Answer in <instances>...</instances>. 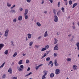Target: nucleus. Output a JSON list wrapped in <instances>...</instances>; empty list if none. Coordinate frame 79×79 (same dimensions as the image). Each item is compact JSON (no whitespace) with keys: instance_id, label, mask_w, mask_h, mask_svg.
<instances>
[{"instance_id":"nucleus-1","label":"nucleus","mask_w":79,"mask_h":79,"mask_svg":"<svg viewBox=\"0 0 79 79\" xmlns=\"http://www.w3.org/2000/svg\"><path fill=\"white\" fill-rule=\"evenodd\" d=\"M43 72L44 74L42 76V79H46V77H45V76H46V75L47 74L48 72L45 70H44L43 71Z\"/></svg>"},{"instance_id":"nucleus-2","label":"nucleus","mask_w":79,"mask_h":79,"mask_svg":"<svg viewBox=\"0 0 79 79\" xmlns=\"http://www.w3.org/2000/svg\"><path fill=\"white\" fill-rule=\"evenodd\" d=\"M60 69H56L55 74H60Z\"/></svg>"},{"instance_id":"nucleus-3","label":"nucleus","mask_w":79,"mask_h":79,"mask_svg":"<svg viewBox=\"0 0 79 79\" xmlns=\"http://www.w3.org/2000/svg\"><path fill=\"white\" fill-rule=\"evenodd\" d=\"M8 32H9L8 30H7L6 31L4 35L5 37H7V36H8Z\"/></svg>"},{"instance_id":"nucleus-4","label":"nucleus","mask_w":79,"mask_h":79,"mask_svg":"<svg viewBox=\"0 0 79 79\" xmlns=\"http://www.w3.org/2000/svg\"><path fill=\"white\" fill-rule=\"evenodd\" d=\"M8 72H9V73H10V74H12L13 73V69H12L11 68H10L9 69Z\"/></svg>"},{"instance_id":"nucleus-5","label":"nucleus","mask_w":79,"mask_h":79,"mask_svg":"<svg viewBox=\"0 0 79 79\" xmlns=\"http://www.w3.org/2000/svg\"><path fill=\"white\" fill-rule=\"evenodd\" d=\"M58 17H57V16L55 15L54 16V21L55 22H57L58 21Z\"/></svg>"},{"instance_id":"nucleus-6","label":"nucleus","mask_w":79,"mask_h":79,"mask_svg":"<svg viewBox=\"0 0 79 79\" xmlns=\"http://www.w3.org/2000/svg\"><path fill=\"white\" fill-rule=\"evenodd\" d=\"M54 63H55V66H57L59 65V64L57 63V61L56 59L55 60Z\"/></svg>"},{"instance_id":"nucleus-7","label":"nucleus","mask_w":79,"mask_h":79,"mask_svg":"<svg viewBox=\"0 0 79 79\" xmlns=\"http://www.w3.org/2000/svg\"><path fill=\"white\" fill-rule=\"evenodd\" d=\"M55 50H58V44L56 45L55 46L54 48Z\"/></svg>"},{"instance_id":"nucleus-8","label":"nucleus","mask_w":79,"mask_h":79,"mask_svg":"<svg viewBox=\"0 0 79 79\" xmlns=\"http://www.w3.org/2000/svg\"><path fill=\"white\" fill-rule=\"evenodd\" d=\"M54 76H55V74H54V73H52L50 74V77H51V78H52V77H54Z\"/></svg>"},{"instance_id":"nucleus-9","label":"nucleus","mask_w":79,"mask_h":79,"mask_svg":"<svg viewBox=\"0 0 79 79\" xmlns=\"http://www.w3.org/2000/svg\"><path fill=\"white\" fill-rule=\"evenodd\" d=\"M22 19H23V17L21 15L19 16V17L18 18V20H19V21H21Z\"/></svg>"},{"instance_id":"nucleus-10","label":"nucleus","mask_w":79,"mask_h":79,"mask_svg":"<svg viewBox=\"0 0 79 79\" xmlns=\"http://www.w3.org/2000/svg\"><path fill=\"white\" fill-rule=\"evenodd\" d=\"M27 35L28 39H31V36H32V34L29 33L27 34Z\"/></svg>"},{"instance_id":"nucleus-11","label":"nucleus","mask_w":79,"mask_h":79,"mask_svg":"<svg viewBox=\"0 0 79 79\" xmlns=\"http://www.w3.org/2000/svg\"><path fill=\"white\" fill-rule=\"evenodd\" d=\"M73 68L74 70H77V66L76 65H74L73 66Z\"/></svg>"},{"instance_id":"nucleus-12","label":"nucleus","mask_w":79,"mask_h":79,"mask_svg":"<svg viewBox=\"0 0 79 79\" xmlns=\"http://www.w3.org/2000/svg\"><path fill=\"white\" fill-rule=\"evenodd\" d=\"M3 47H4V44H0V50H2V48Z\"/></svg>"},{"instance_id":"nucleus-13","label":"nucleus","mask_w":79,"mask_h":79,"mask_svg":"<svg viewBox=\"0 0 79 79\" xmlns=\"http://www.w3.org/2000/svg\"><path fill=\"white\" fill-rule=\"evenodd\" d=\"M48 31H46L45 32L44 35V37H47V36H48Z\"/></svg>"},{"instance_id":"nucleus-14","label":"nucleus","mask_w":79,"mask_h":79,"mask_svg":"<svg viewBox=\"0 0 79 79\" xmlns=\"http://www.w3.org/2000/svg\"><path fill=\"white\" fill-rule=\"evenodd\" d=\"M42 65H43V64H41L38 66H37L35 67L36 70H37V69H39V68H40V66H42Z\"/></svg>"},{"instance_id":"nucleus-15","label":"nucleus","mask_w":79,"mask_h":79,"mask_svg":"<svg viewBox=\"0 0 79 79\" xmlns=\"http://www.w3.org/2000/svg\"><path fill=\"white\" fill-rule=\"evenodd\" d=\"M27 13H28V10L27 9H26L24 15H26L27 14Z\"/></svg>"},{"instance_id":"nucleus-16","label":"nucleus","mask_w":79,"mask_h":79,"mask_svg":"<svg viewBox=\"0 0 79 79\" xmlns=\"http://www.w3.org/2000/svg\"><path fill=\"white\" fill-rule=\"evenodd\" d=\"M77 3H74L73 5V6L72 7V8H75V6H76L77 5Z\"/></svg>"},{"instance_id":"nucleus-17","label":"nucleus","mask_w":79,"mask_h":79,"mask_svg":"<svg viewBox=\"0 0 79 79\" xmlns=\"http://www.w3.org/2000/svg\"><path fill=\"white\" fill-rule=\"evenodd\" d=\"M36 25L37 26H39V27H40V26H41V24L39 22H37L36 23Z\"/></svg>"},{"instance_id":"nucleus-18","label":"nucleus","mask_w":79,"mask_h":79,"mask_svg":"<svg viewBox=\"0 0 79 79\" xmlns=\"http://www.w3.org/2000/svg\"><path fill=\"white\" fill-rule=\"evenodd\" d=\"M31 74H32V72H30V73H29L28 74L26 75L25 76V77H27L29 76H30V75H31Z\"/></svg>"},{"instance_id":"nucleus-19","label":"nucleus","mask_w":79,"mask_h":79,"mask_svg":"<svg viewBox=\"0 0 79 79\" xmlns=\"http://www.w3.org/2000/svg\"><path fill=\"white\" fill-rule=\"evenodd\" d=\"M61 12L60 10H59L58 12L57 13V16H59L60 14H61Z\"/></svg>"},{"instance_id":"nucleus-20","label":"nucleus","mask_w":79,"mask_h":79,"mask_svg":"<svg viewBox=\"0 0 79 79\" xmlns=\"http://www.w3.org/2000/svg\"><path fill=\"white\" fill-rule=\"evenodd\" d=\"M55 40V42L54 43V44H56V43H57V42H58V40L56 39V38H54Z\"/></svg>"},{"instance_id":"nucleus-21","label":"nucleus","mask_w":79,"mask_h":79,"mask_svg":"<svg viewBox=\"0 0 79 79\" xmlns=\"http://www.w3.org/2000/svg\"><path fill=\"white\" fill-rule=\"evenodd\" d=\"M78 50H79V43H77L76 44Z\"/></svg>"},{"instance_id":"nucleus-22","label":"nucleus","mask_w":79,"mask_h":79,"mask_svg":"<svg viewBox=\"0 0 79 79\" xmlns=\"http://www.w3.org/2000/svg\"><path fill=\"white\" fill-rule=\"evenodd\" d=\"M47 56V53H45L44 54V55L42 57L41 59H43V58H44V57H45V56Z\"/></svg>"},{"instance_id":"nucleus-23","label":"nucleus","mask_w":79,"mask_h":79,"mask_svg":"<svg viewBox=\"0 0 79 79\" xmlns=\"http://www.w3.org/2000/svg\"><path fill=\"white\" fill-rule=\"evenodd\" d=\"M4 53L6 55H8V50H6L5 52Z\"/></svg>"},{"instance_id":"nucleus-24","label":"nucleus","mask_w":79,"mask_h":79,"mask_svg":"<svg viewBox=\"0 0 79 79\" xmlns=\"http://www.w3.org/2000/svg\"><path fill=\"white\" fill-rule=\"evenodd\" d=\"M23 60H21L19 62V64H21L23 63Z\"/></svg>"},{"instance_id":"nucleus-25","label":"nucleus","mask_w":79,"mask_h":79,"mask_svg":"<svg viewBox=\"0 0 79 79\" xmlns=\"http://www.w3.org/2000/svg\"><path fill=\"white\" fill-rule=\"evenodd\" d=\"M5 62H4L2 65L0 66V68H1L3 67V66L5 65Z\"/></svg>"},{"instance_id":"nucleus-26","label":"nucleus","mask_w":79,"mask_h":79,"mask_svg":"<svg viewBox=\"0 0 79 79\" xmlns=\"http://www.w3.org/2000/svg\"><path fill=\"white\" fill-rule=\"evenodd\" d=\"M64 2H65V5H68V1L67 0H64Z\"/></svg>"},{"instance_id":"nucleus-27","label":"nucleus","mask_w":79,"mask_h":79,"mask_svg":"<svg viewBox=\"0 0 79 79\" xmlns=\"http://www.w3.org/2000/svg\"><path fill=\"white\" fill-rule=\"evenodd\" d=\"M17 54L18 53H17V52H15L13 55V57H15V56H16L17 55Z\"/></svg>"},{"instance_id":"nucleus-28","label":"nucleus","mask_w":79,"mask_h":79,"mask_svg":"<svg viewBox=\"0 0 79 79\" xmlns=\"http://www.w3.org/2000/svg\"><path fill=\"white\" fill-rule=\"evenodd\" d=\"M10 12H12V13H16V11H15V10H11V11H10Z\"/></svg>"},{"instance_id":"nucleus-29","label":"nucleus","mask_w":79,"mask_h":79,"mask_svg":"<svg viewBox=\"0 0 79 79\" xmlns=\"http://www.w3.org/2000/svg\"><path fill=\"white\" fill-rule=\"evenodd\" d=\"M5 77H6V74H4L2 77V79H4V78H5Z\"/></svg>"},{"instance_id":"nucleus-30","label":"nucleus","mask_w":79,"mask_h":79,"mask_svg":"<svg viewBox=\"0 0 79 79\" xmlns=\"http://www.w3.org/2000/svg\"><path fill=\"white\" fill-rule=\"evenodd\" d=\"M47 50V49H46V48H44L42 49L41 50V52H43L44 51V50Z\"/></svg>"},{"instance_id":"nucleus-31","label":"nucleus","mask_w":79,"mask_h":79,"mask_svg":"<svg viewBox=\"0 0 79 79\" xmlns=\"http://www.w3.org/2000/svg\"><path fill=\"white\" fill-rule=\"evenodd\" d=\"M32 44H33V42H30L29 43V46H32Z\"/></svg>"},{"instance_id":"nucleus-32","label":"nucleus","mask_w":79,"mask_h":79,"mask_svg":"<svg viewBox=\"0 0 79 79\" xmlns=\"http://www.w3.org/2000/svg\"><path fill=\"white\" fill-rule=\"evenodd\" d=\"M50 60V58L48 57L46 59V61H49Z\"/></svg>"},{"instance_id":"nucleus-33","label":"nucleus","mask_w":79,"mask_h":79,"mask_svg":"<svg viewBox=\"0 0 79 79\" xmlns=\"http://www.w3.org/2000/svg\"><path fill=\"white\" fill-rule=\"evenodd\" d=\"M72 3H73V2H72V1L70 0L69 1V5H71V4H72Z\"/></svg>"},{"instance_id":"nucleus-34","label":"nucleus","mask_w":79,"mask_h":79,"mask_svg":"<svg viewBox=\"0 0 79 79\" xmlns=\"http://www.w3.org/2000/svg\"><path fill=\"white\" fill-rule=\"evenodd\" d=\"M25 16V18L26 19H27V18H28V16H27V15H24Z\"/></svg>"},{"instance_id":"nucleus-35","label":"nucleus","mask_w":79,"mask_h":79,"mask_svg":"<svg viewBox=\"0 0 79 79\" xmlns=\"http://www.w3.org/2000/svg\"><path fill=\"white\" fill-rule=\"evenodd\" d=\"M20 68H22V69H24V66H23V65H20Z\"/></svg>"},{"instance_id":"nucleus-36","label":"nucleus","mask_w":79,"mask_h":79,"mask_svg":"<svg viewBox=\"0 0 79 79\" xmlns=\"http://www.w3.org/2000/svg\"><path fill=\"white\" fill-rule=\"evenodd\" d=\"M67 61H71V59L68 58L67 59Z\"/></svg>"},{"instance_id":"nucleus-37","label":"nucleus","mask_w":79,"mask_h":79,"mask_svg":"<svg viewBox=\"0 0 79 79\" xmlns=\"http://www.w3.org/2000/svg\"><path fill=\"white\" fill-rule=\"evenodd\" d=\"M45 48H46V49H48V48H49V46L47 45L46 46H45Z\"/></svg>"},{"instance_id":"nucleus-38","label":"nucleus","mask_w":79,"mask_h":79,"mask_svg":"<svg viewBox=\"0 0 79 79\" xmlns=\"http://www.w3.org/2000/svg\"><path fill=\"white\" fill-rule=\"evenodd\" d=\"M17 20H16V19H13V22H15V23H16V22Z\"/></svg>"},{"instance_id":"nucleus-39","label":"nucleus","mask_w":79,"mask_h":79,"mask_svg":"<svg viewBox=\"0 0 79 79\" xmlns=\"http://www.w3.org/2000/svg\"><path fill=\"white\" fill-rule=\"evenodd\" d=\"M12 78L13 79H17V77H12Z\"/></svg>"},{"instance_id":"nucleus-40","label":"nucleus","mask_w":79,"mask_h":79,"mask_svg":"<svg viewBox=\"0 0 79 79\" xmlns=\"http://www.w3.org/2000/svg\"><path fill=\"white\" fill-rule=\"evenodd\" d=\"M29 62V60H26V63H27V64Z\"/></svg>"},{"instance_id":"nucleus-41","label":"nucleus","mask_w":79,"mask_h":79,"mask_svg":"<svg viewBox=\"0 0 79 79\" xmlns=\"http://www.w3.org/2000/svg\"><path fill=\"white\" fill-rule=\"evenodd\" d=\"M64 7H62L61 8V10H62L63 13H64Z\"/></svg>"},{"instance_id":"nucleus-42","label":"nucleus","mask_w":79,"mask_h":79,"mask_svg":"<svg viewBox=\"0 0 79 79\" xmlns=\"http://www.w3.org/2000/svg\"><path fill=\"white\" fill-rule=\"evenodd\" d=\"M53 11L54 14H56V10L55 9H53Z\"/></svg>"},{"instance_id":"nucleus-43","label":"nucleus","mask_w":79,"mask_h":79,"mask_svg":"<svg viewBox=\"0 0 79 79\" xmlns=\"http://www.w3.org/2000/svg\"><path fill=\"white\" fill-rule=\"evenodd\" d=\"M57 56V53H54V56Z\"/></svg>"},{"instance_id":"nucleus-44","label":"nucleus","mask_w":79,"mask_h":79,"mask_svg":"<svg viewBox=\"0 0 79 79\" xmlns=\"http://www.w3.org/2000/svg\"><path fill=\"white\" fill-rule=\"evenodd\" d=\"M7 6L8 7L11 6V4H9V3H7Z\"/></svg>"},{"instance_id":"nucleus-45","label":"nucleus","mask_w":79,"mask_h":79,"mask_svg":"<svg viewBox=\"0 0 79 79\" xmlns=\"http://www.w3.org/2000/svg\"><path fill=\"white\" fill-rule=\"evenodd\" d=\"M60 6V2H59L58 3V7Z\"/></svg>"},{"instance_id":"nucleus-46","label":"nucleus","mask_w":79,"mask_h":79,"mask_svg":"<svg viewBox=\"0 0 79 79\" xmlns=\"http://www.w3.org/2000/svg\"><path fill=\"white\" fill-rule=\"evenodd\" d=\"M15 6H16V5H14L12 7H11V9H13V8H14V7H15Z\"/></svg>"},{"instance_id":"nucleus-47","label":"nucleus","mask_w":79,"mask_h":79,"mask_svg":"<svg viewBox=\"0 0 79 79\" xmlns=\"http://www.w3.org/2000/svg\"><path fill=\"white\" fill-rule=\"evenodd\" d=\"M73 29H75V28H76V26H73Z\"/></svg>"},{"instance_id":"nucleus-48","label":"nucleus","mask_w":79,"mask_h":79,"mask_svg":"<svg viewBox=\"0 0 79 79\" xmlns=\"http://www.w3.org/2000/svg\"><path fill=\"white\" fill-rule=\"evenodd\" d=\"M11 42L12 44H11L12 46H14V44H13V42L11 41Z\"/></svg>"},{"instance_id":"nucleus-49","label":"nucleus","mask_w":79,"mask_h":79,"mask_svg":"<svg viewBox=\"0 0 79 79\" xmlns=\"http://www.w3.org/2000/svg\"><path fill=\"white\" fill-rule=\"evenodd\" d=\"M27 1L28 3H30L31 2V0H27Z\"/></svg>"},{"instance_id":"nucleus-50","label":"nucleus","mask_w":79,"mask_h":79,"mask_svg":"<svg viewBox=\"0 0 79 79\" xmlns=\"http://www.w3.org/2000/svg\"><path fill=\"white\" fill-rule=\"evenodd\" d=\"M35 47H36V48H38L39 47V45H35Z\"/></svg>"},{"instance_id":"nucleus-51","label":"nucleus","mask_w":79,"mask_h":79,"mask_svg":"<svg viewBox=\"0 0 79 79\" xmlns=\"http://www.w3.org/2000/svg\"><path fill=\"white\" fill-rule=\"evenodd\" d=\"M30 68L29 67H28V69L27 70V71H29V70H30Z\"/></svg>"},{"instance_id":"nucleus-52","label":"nucleus","mask_w":79,"mask_h":79,"mask_svg":"<svg viewBox=\"0 0 79 79\" xmlns=\"http://www.w3.org/2000/svg\"><path fill=\"white\" fill-rule=\"evenodd\" d=\"M52 63V61H51L49 62V63L48 64H49H49H51Z\"/></svg>"},{"instance_id":"nucleus-53","label":"nucleus","mask_w":79,"mask_h":79,"mask_svg":"<svg viewBox=\"0 0 79 79\" xmlns=\"http://www.w3.org/2000/svg\"><path fill=\"white\" fill-rule=\"evenodd\" d=\"M22 70V69L21 68H19V71H21Z\"/></svg>"},{"instance_id":"nucleus-54","label":"nucleus","mask_w":79,"mask_h":79,"mask_svg":"<svg viewBox=\"0 0 79 79\" xmlns=\"http://www.w3.org/2000/svg\"><path fill=\"white\" fill-rule=\"evenodd\" d=\"M49 1L51 3H53V0H49Z\"/></svg>"},{"instance_id":"nucleus-55","label":"nucleus","mask_w":79,"mask_h":79,"mask_svg":"<svg viewBox=\"0 0 79 79\" xmlns=\"http://www.w3.org/2000/svg\"><path fill=\"white\" fill-rule=\"evenodd\" d=\"M41 38H42V36H40L38 38V39H41Z\"/></svg>"},{"instance_id":"nucleus-56","label":"nucleus","mask_w":79,"mask_h":79,"mask_svg":"<svg viewBox=\"0 0 79 79\" xmlns=\"http://www.w3.org/2000/svg\"><path fill=\"white\" fill-rule=\"evenodd\" d=\"M53 63H52L51 64V66H53Z\"/></svg>"},{"instance_id":"nucleus-57","label":"nucleus","mask_w":79,"mask_h":79,"mask_svg":"<svg viewBox=\"0 0 79 79\" xmlns=\"http://www.w3.org/2000/svg\"><path fill=\"white\" fill-rule=\"evenodd\" d=\"M23 8H21L19 9V10H20L21 11H23Z\"/></svg>"},{"instance_id":"nucleus-58","label":"nucleus","mask_w":79,"mask_h":79,"mask_svg":"<svg viewBox=\"0 0 79 79\" xmlns=\"http://www.w3.org/2000/svg\"><path fill=\"white\" fill-rule=\"evenodd\" d=\"M42 2H41V4H43V3H44V0L42 1Z\"/></svg>"},{"instance_id":"nucleus-59","label":"nucleus","mask_w":79,"mask_h":79,"mask_svg":"<svg viewBox=\"0 0 79 79\" xmlns=\"http://www.w3.org/2000/svg\"><path fill=\"white\" fill-rule=\"evenodd\" d=\"M71 35H72V34H71L69 35H68V37H70L71 36Z\"/></svg>"},{"instance_id":"nucleus-60","label":"nucleus","mask_w":79,"mask_h":79,"mask_svg":"<svg viewBox=\"0 0 79 79\" xmlns=\"http://www.w3.org/2000/svg\"><path fill=\"white\" fill-rule=\"evenodd\" d=\"M47 11H45L44 12V13H47Z\"/></svg>"},{"instance_id":"nucleus-61","label":"nucleus","mask_w":79,"mask_h":79,"mask_svg":"<svg viewBox=\"0 0 79 79\" xmlns=\"http://www.w3.org/2000/svg\"><path fill=\"white\" fill-rule=\"evenodd\" d=\"M23 56H25V54H24V53H23Z\"/></svg>"},{"instance_id":"nucleus-62","label":"nucleus","mask_w":79,"mask_h":79,"mask_svg":"<svg viewBox=\"0 0 79 79\" xmlns=\"http://www.w3.org/2000/svg\"><path fill=\"white\" fill-rule=\"evenodd\" d=\"M2 35V34L1 32H0V35Z\"/></svg>"},{"instance_id":"nucleus-63","label":"nucleus","mask_w":79,"mask_h":79,"mask_svg":"<svg viewBox=\"0 0 79 79\" xmlns=\"http://www.w3.org/2000/svg\"><path fill=\"white\" fill-rule=\"evenodd\" d=\"M77 24H78V26H79V22H78Z\"/></svg>"},{"instance_id":"nucleus-64","label":"nucleus","mask_w":79,"mask_h":79,"mask_svg":"<svg viewBox=\"0 0 79 79\" xmlns=\"http://www.w3.org/2000/svg\"><path fill=\"white\" fill-rule=\"evenodd\" d=\"M57 35H59V33H58V32H57Z\"/></svg>"}]
</instances>
